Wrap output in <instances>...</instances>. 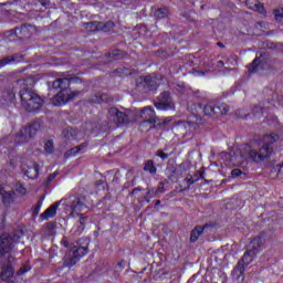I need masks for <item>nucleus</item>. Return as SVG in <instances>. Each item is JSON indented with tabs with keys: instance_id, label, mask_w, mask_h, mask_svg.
Wrapping results in <instances>:
<instances>
[{
	"instance_id": "nucleus-1",
	"label": "nucleus",
	"mask_w": 283,
	"mask_h": 283,
	"mask_svg": "<svg viewBox=\"0 0 283 283\" xmlns=\"http://www.w3.org/2000/svg\"><path fill=\"white\" fill-rule=\"evenodd\" d=\"M77 77H72V78H59L53 82V87L54 90H60V92L55 95L53 98V105L61 106L65 105L67 101H72L81 94L80 92L72 91V88H69L70 85H74V83H78Z\"/></svg>"
},
{
	"instance_id": "nucleus-2",
	"label": "nucleus",
	"mask_w": 283,
	"mask_h": 283,
	"mask_svg": "<svg viewBox=\"0 0 283 283\" xmlns=\"http://www.w3.org/2000/svg\"><path fill=\"white\" fill-rule=\"evenodd\" d=\"M19 85L23 87L20 92V98L22 101L23 107L28 109V112H39L41 107H43L42 98L34 92L28 91L25 87H32L34 85V81L31 78L20 80Z\"/></svg>"
},
{
	"instance_id": "nucleus-3",
	"label": "nucleus",
	"mask_w": 283,
	"mask_h": 283,
	"mask_svg": "<svg viewBox=\"0 0 283 283\" xmlns=\"http://www.w3.org/2000/svg\"><path fill=\"white\" fill-rule=\"evenodd\" d=\"M253 260H255V252L248 250L243 259L238 263V266L233 270V275L240 280L244 275V266H249Z\"/></svg>"
},
{
	"instance_id": "nucleus-4",
	"label": "nucleus",
	"mask_w": 283,
	"mask_h": 283,
	"mask_svg": "<svg viewBox=\"0 0 283 283\" xmlns=\"http://www.w3.org/2000/svg\"><path fill=\"white\" fill-rule=\"evenodd\" d=\"M135 120H138V118H144L145 123L144 125H147V123L150 124L149 129L154 123H156V112L151 107L144 108L140 113H135Z\"/></svg>"
},
{
	"instance_id": "nucleus-5",
	"label": "nucleus",
	"mask_w": 283,
	"mask_h": 283,
	"mask_svg": "<svg viewBox=\"0 0 283 283\" xmlns=\"http://www.w3.org/2000/svg\"><path fill=\"white\" fill-rule=\"evenodd\" d=\"M272 153L273 148L271 147V145L265 144L259 151L250 150L249 156L250 158H252V160H258V158L262 160L263 158H269V156H271Z\"/></svg>"
},
{
	"instance_id": "nucleus-6",
	"label": "nucleus",
	"mask_w": 283,
	"mask_h": 283,
	"mask_svg": "<svg viewBox=\"0 0 283 283\" xmlns=\"http://www.w3.org/2000/svg\"><path fill=\"white\" fill-rule=\"evenodd\" d=\"M14 242H17V239L9 237L8 234H2V237H0V255L8 253V251L12 249Z\"/></svg>"
},
{
	"instance_id": "nucleus-7",
	"label": "nucleus",
	"mask_w": 283,
	"mask_h": 283,
	"mask_svg": "<svg viewBox=\"0 0 283 283\" xmlns=\"http://www.w3.org/2000/svg\"><path fill=\"white\" fill-rule=\"evenodd\" d=\"M174 102H171V97L169 93H163L160 95V102L156 104V108L160 109L161 112H167V109H172Z\"/></svg>"
},
{
	"instance_id": "nucleus-8",
	"label": "nucleus",
	"mask_w": 283,
	"mask_h": 283,
	"mask_svg": "<svg viewBox=\"0 0 283 283\" xmlns=\"http://www.w3.org/2000/svg\"><path fill=\"white\" fill-rule=\"evenodd\" d=\"M85 255H87V248L86 247L77 248L73 252V259L71 260V262H66V266H74V264H76V262H78L81 258H85Z\"/></svg>"
},
{
	"instance_id": "nucleus-9",
	"label": "nucleus",
	"mask_w": 283,
	"mask_h": 283,
	"mask_svg": "<svg viewBox=\"0 0 283 283\" xmlns=\"http://www.w3.org/2000/svg\"><path fill=\"white\" fill-rule=\"evenodd\" d=\"M109 114H112V115L115 114L118 123H129V120H132L129 117L134 116V113L125 114L123 112H119L116 108H111Z\"/></svg>"
},
{
	"instance_id": "nucleus-10",
	"label": "nucleus",
	"mask_w": 283,
	"mask_h": 283,
	"mask_svg": "<svg viewBox=\"0 0 283 283\" xmlns=\"http://www.w3.org/2000/svg\"><path fill=\"white\" fill-rule=\"evenodd\" d=\"M203 112L207 116H213V114H227L229 112V106L221 105L220 107L212 108L211 106H206Z\"/></svg>"
},
{
	"instance_id": "nucleus-11",
	"label": "nucleus",
	"mask_w": 283,
	"mask_h": 283,
	"mask_svg": "<svg viewBox=\"0 0 283 283\" xmlns=\"http://www.w3.org/2000/svg\"><path fill=\"white\" fill-rule=\"evenodd\" d=\"M61 202L63 201H57L46 209V211L41 214L42 220H50V218H54V216H56V209H59Z\"/></svg>"
},
{
	"instance_id": "nucleus-12",
	"label": "nucleus",
	"mask_w": 283,
	"mask_h": 283,
	"mask_svg": "<svg viewBox=\"0 0 283 283\" xmlns=\"http://www.w3.org/2000/svg\"><path fill=\"white\" fill-rule=\"evenodd\" d=\"M91 25H94L95 30L102 31V32H109V30L114 29V22H95L91 23Z\"/></svg>"
},
{
	"instance_id": "nucleus-13",
	"label": "nucleus",
	"mask_w": 283,
	"mask_h": 283,
	"mask_svg": "<svg viewBox=\"0 0 283 283\" xmlns=\"http://www.w3.org/2000/svg\"><path fill=\"white\" fill-rule=\"evenodd\" d=\"M245 6L254 12H264V4L258 0H247Z\"/></svg>"
},
{
	"instance_id": "nucleus-14",
	"label": "nucleus",
	"mask_w": 283,
	"mask_h": 283,
	"mask_svg": "<svg viewBox=\"0 0 283 283\" xmlns=\"http://www.w3.org/2000/svg\"><path fill=\"white\" fill-rule=\"evenodd\" d=\"M0 196H2L3 205H10V201L12 198H14V195L8 190L0 184Z\"/></svg>"
},
{
	"instance_id": "nucleus-15",
	"label": "nucleus",
	"mask_w": 283,
	"mask_h": 283,
	"mask_svg": "<svg viewBox=\"0 0 283 283\" xmlns=\"http://www.w3.org/2000/svg\"><path fill=\"white\" fill-rule=\"evenodd\" d=\"M82 209H85V206L81 202V199L74 198L71 203L72 216H74V213H78Z\"/></svg>"
},
{
	"instance_id": "nucleus-16",
	"label": "nucleus",
	"mask_w": 283,
	"mask_h": 283,
	"mask_svg": "<svg viewBox=\"0 0 283 283\" xmlns=\"http://www.w3.org/2000/svg\"><path fill=\"white\" fill-rule=\"evenodd\" d=\"M144 83L149 90H156L160 85V80L158 77L146 76Z\"/></svg>"
},
{
	"instance_id": "nucleus-17",
	"label": "nucleus",
	"mask_w": 283,
	"mask_h": 283,
	"mask_svg": "<svg viewBox=\"0 0 283 283\" xmlns=\"http://www.w3.org/2000/svg\"><path fill=\"white\" fill-rule=\"evenodd\" d=\"M260 247H262V239L255 238L250 242L248 251H253V253H255V255H258V253L260 251Z\"/></svg>"
},
{
	"instance_id": "nucleus-18",
	"label": "nucleus",
	"mask_w": 283,
	"mask_h": 283,
	"mask_svg": "<svg viewBox=\"0 0 283 283\" xmlns=\"http://www.w3.org/2000/svg\"><path fill=\"white\" fill-rule=\"evenodd\" d=\"M13 275H14V270L12 269L11 265H9L2 270L1 280L3 281L10 280V277H12Z\"/></svg>"
},
{
	"instance_id": "nucleus-19",
	"label": "nucleus",
	"mask_w": 283,
	"mask_h": 283,
	"mask_svg": "<svg viewBox=\"0 0 283 283\" xmlns=\"http://www.w3.org/2000/svg\"><path fill=\"white\" fill-rule=\"evenodd\" d=\"M18 136L19 138H24V140L32 138V126L22 128Z\"/></svg>"
},
{
	"instance_id": "nucleus-20",
	"label": "nucleus",
	"mask_w": 283,
	"mask_h": 283,
	"mask_svg": "<svg viewBox=\"0 0 283 283\" xmlns=\"http://www.w3.org/2000/svg\"><path fill=\"white\" fill-rule=\"evenodd\" d=\"M202 231H205V228L196 227L190 234L191 242H196L202 235Z\"/></svg>"
},
{
	"instance_id": "nucleus-21",
	"label": "nucleus",
	"mask_w": 283,
	"mask_h": 283,
	"mask_svg": "<svg viewBox=\"0 0 283 283\" xmlns=\"http://www.w3.org/2000/svg\"><path fill=\"white\" fill-rule=\"evenodd\" d=\"M24 174L28 178H36V176H39V170L36 168H29L24 170Z\"/></svg>"
},
{
	"instance_id": "nucleus-22",
	"label": "nucleus",
	"mask_w": 283,
	"mask_h": 283,
	"mask_svg": "<svg viewBox=\"0 0 283 283\" xmlns=\"http://www.w3.org/2000/svg\"><path fill=\"white\" fill-rule=\"evenodd\" d=\"M265 143H275L280 140V136L277 134H270L264 136Z\"/></svg>"
},
{
	"instance_id": "nucleus-23",
	"label": "nucleus",
	"mask_w": 283,
	"mask_h": 283,
	"mask_svg": "<svg viewBox=\"0 0 283 283\" xmlns=\"http://www.w3.org/2000/svg\"><path fill=\"white\" fill-rule=\"evenodd\" d=\"M144 169L145 171H149V174H156V166H154V161H147Z\"/></svg>"
},
{
	"instance_id": "nucleus-24",
	"label": "nucleus",
	"mask_w": 283,
	"mask_h": 283,
	"mask_svg": "<svg viewBox=\"0 0 283 283\" xmlns=\"http://www.w3.org/2000/svg\"><path fill=\"white\" fill-rule=\"evenodd\" d=\"M258 65H260V59H254L252 64L250 65V72L253 74L258 72Z\"/></svg>"
},
{
	"instance_id": "nucleus-25",
	"label": "nucleus",
	"mask_w": 283,
	"mask_h": 283,
	"mask_svg": "<svg viewBox=\"0 0 283 283\" xmlns=\"http://www.w3.org/2000/svg\"><path fill=\"white\" fill-rule=\"evenodd\" d=\"M155 17L158 19H164V17H167V9H159L155 12Z\"/></svg>"
},
{
	"instance_id": "nucleus-26",
	"label": "nucleus",
	"mask_w": 283,
	"mask_h": 283,
	"mask_svg": "<svg viewBox=\"0 0 283 283\" xmlns=\"http://www.w3.org/2000/svg\"><path fill=\"white\" fill-rule=\"evenodd\" d=\"M274 17H275L276 21H282L283 20V8L276 9L274 11Z\"/></svg>"
},
{
	"instance_id": "nucleus-27",
	"label": "nucleus",
	"mask_w": 283,
	"mask_h": 283,
	"mask_svg": "<svg viewBox=\"0 0 283 283\" xmlns=\"http://www.w3.org/2000/svg\"><path fill=\"white\" fill-rule=\"evenodd\" d=\"M44 149L48 151V154H52V149H54V143H52V140L46 142Z\"/></svg>"
},
{
	"instance_id": "nucleus-28",
	"label": "nucleus",
	"mask_w": 283,
	"mask_h": 283,
	"mask_svg": "<svg viewBox=\"0 0 283 283\" xmlns=\"http://www.w3.org/2000/svg\"><path fill=\"white\" fill-rule=\"evenodd\" d=\"M15 191L20 195V196H25L27 191L25 188L23 187V185L18 184L15 186Z\"/></svg>"
},
{
	"instance_id": "nucleus-29",
	"label": "nucleus",
	"mask_w": 283,
	"mask_h": 283,
	"mask_svg": "<svg viewBox=\"0 0 283 283\" xmlns=\"http://www.w3.org/2000/svg\"><path fill=\"white\" fill-rule=\"evenodd\" d=\"M85 149V145L76 146L71 149V154H81Z\"/></svg>"
},
{
	"instance_id": "nucleus-30",
	"label": "nucleus",
	"mask_w": 283,
	"mask_h": 283,
	"mask_svg": "<svg viewBox=\"0 0 283 283\" xmlns=\"http://www.w3.org/2000/svg\"><path fill=\"white\" fill-rule=\"evenodd\" d=\"M232 178H238L239 176H242V170L241 169H233L231 171Z\"/></svg>"
},
{
	"instance_id": "nucleus-31",
	"label": "nucleus",
	"mask_w": 283,
	"mask_h": 283,
	"mask_svg": "<svg viewBox=\"0 0 283 283\" xmlns=\"http://www.w3.org/2000/svg\"><path fill=\"white\" fill-rule=\"evenodd\" d=\"M30 271V265H24L20 269L19 275H23V273H28Z\"/></svg>"
},
{
	"instance_id": "nucleus-32",
	"label": "nucleus",
	"mask_w": 283,
	"mask_h": 283,
	"mask_svg": "<svg viewBox=\"0 0 283 283\" xmlns=\"http://www.w3.org/2000/svg\"><path fill=\"white\" fill-rule=\"evenodd\" d=\"M157 156L161 158V160H167V154H165L163 150H159L157 153Z\"/></svg>"
},
{
	"instance_id": "nucleus-33",
	"label": "nucleus",
	"mask_w": 283,
	"mask_h": 283,
	"mask_svg": "<svg viewBox=\"0 0 283 283\" xmlns=\"http://www.w3.org/2000/svg\"><path fill=\"white\" fill-rule=\"evenodd\" d=\"M10 64V60L9 59H4L2 61H0V67H3L6 65Z\"/></svg>"
},
{
	"instance_id": "nucleus-34",
	"label": "nucleus",
	"mask_w": 283,
	"mask_h": 283,
	"mask_svg": "<svg viewBox=\"0 0 283 283\" xmlns=\"http://www.w3.org/2000/svg\"><path fill=\"white\" fill-rule=\"evenodd\" d=\"M101 101H103L102 96H95V98L92 99L93 103H101Z\"/></svg>"
},
{
	"instance_id": "nucleus-35",
	"label": "nucleus",
	"mask_w": 283,
	"mask_h": 283,
	"mask_svg": "<svg viewBox=\"0 0 283 283\" xmlns=\"http://www.w3.org/2000/svg\"><path fill=\"white\" fill-rule=\"evenodd\" d=\"M87 220V217H80V223L85 224V221Z\"/></svg>"
},
{
	"instance_id": "nucleus-36",
	"label": "nucleus",
	"mask_w": 283,
	"mask_h": 283,
	"mask_svg": "<svg viewBox=\"0 0 283 283\" xmlns=\"http://www.w3.org/2000/svg\"><path fill=\"white\" fill-rule=\"evenodd\" d=\"M6 101H14V94H9V97H7Z\"/></svg>"
},
{
	"instance_id": "nucleus-37",
	"label": "nucleus",
	"mask_w": 283,
	"mask_h": 283,
	"mask_svg": "<svg viewBox=\"0 0 283 283\" xmlns=\"http://www.w3.org/2000/svg\"><path fill=\"white\" fill-rule=\"evenodd\" d=\"M167 123H171V118H166V119H164V123H163V125H167Z\"/></svg>"
},
{
	"instance_id": "nucleus-38",
	"label": "nucleus",
	"mask_w": 283,
	"mask_h": 283,
	"mask_svg": "<svg viewBox=\"0 0 283 283\" xmlns=\"http://www.w3.org/2000/svg\"><path fill=\"white\" fill-rule=\"evenodd\" d=\"M52 178H54V176H50V180H52Z\"/></svg>"
},
{
	"instance_id": "nucleus-39",
	"label": "nucleus",
	"mask_w": 283,
	"mask_h": 283,
	"mask_svg": "<svg viewBox=\"0 0 283 283\" xmlns=\"http://www.w3.org/2000/svg\"><path fill=\"white\" fill-rule=\"evenodd\" d=\"M69 132H70V134H72L74 130L71 129V130H69Z\"/></svg>"
},
{
	"instance_id": "nucleus-40",
	"label": "nucleus",
	"mask_w": 283,
	"mask_h": 283,
	"mask_svg": "<svg viewBox=\"0 0 283 283\" xmlns=\"http://www.w3.org/2000/svg\"><path fill=\"white\" fill-rule=\"evenodd\" d=\"M136 191H137L136 189H135V190H133V193H136Z\"/></svg>"
}]
</instances>
